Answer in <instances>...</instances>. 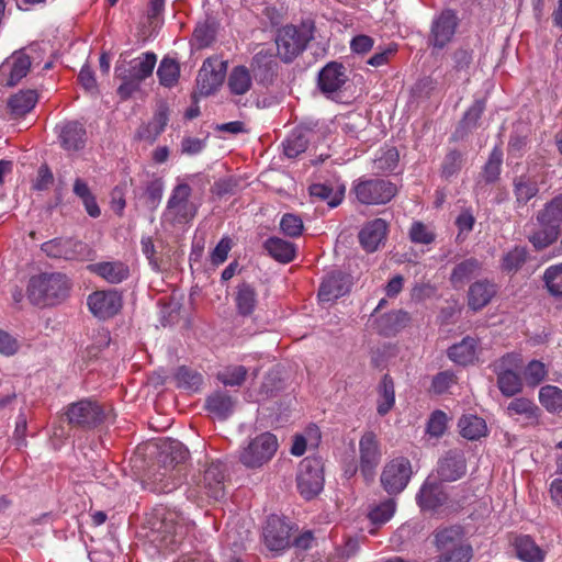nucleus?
I'll list each match as a JSON object with an SVG mask.
<instances>
[{"instance_id":"nucleus-1","label":"nucleus","mask_w":562,"mask_h":562,"mask_svg":"<svg viewBox=\"0 0 562 562\" xmlns=\"http://www.w3.org/2000/svg\"><path fill=\"white\" fill-rule=\"evenodd\" d=\"M70 286V280L64 273H41L30 279L27 297L37 306L55 305L68 296Z\"/></svg>"},{"instance_id":"nucleus-2","label":"nucleus","mask_w":562,"mask_h":562,"mask_svg":"<svg viewBox=\"0 0 562 562\" xmlns=\"http://www.w3.org/2000/svg\"><path fill=\"white\" fill-rule=\"evenodd\" d=\"M225 467L212 461L194 473L188 487V498L195 502L218 501L225 495Z\"/></svg>"},{"instance_id":"nucleus-3","label":"nucleus","mask_w":562,"mask_h":562,"mask_svg":"<svg viewBox=\"0 0 562 562\" xmlns=\"http://www.w3.org/2000/svg\"><path fill=\"white\" fill-rule=\"evenodd\" d=\"M192 189L188 183L177 184L168 199L164 220L171 225H184L198 214V205L190 200Z\"/></svg>"},{"instance_id":"nucleus-4","label":"nucleus","mask_w":562,"mask_h":562,"mask_svg":"<svg viewBox=\"0 0 562 562\" xmlns=\"http://www.w3.org/2000/svg\"><path fill=\"white\" fill-rule=\"evenodd\" d=\"M324 462L319 457L304 458L297 469L296 487L300 495L311 501L324 488Z\"/></svg>"},{"instance_id":"nucleus-5","label":"nucleus","mask_w":562,"mask_h":562,"mask_svg":"<svg viewBox=\"0 0 562 562\" xmlns=\"http://www.w3.org/2000/svg\"><path fill=\"white\" fill-rule=\"evenodd\" d=\"M356 199L364 205H381L389 203L397 193L396 186L382 178H359L351 190Z\"/></svg>"},{"instance_id":"nucleus-6","label":"nucleus","mask_w":562,"mask_h":562,"mask_svg":"<svg viewBox=\"0 0 562 562\" xmlns=\"http://www.w3.org/2000/svg\"><path fill=\"white\" fill-rule=\"evenodd\" d=\"M278 449L277 437L263 432L252 438L239 452V461L248 469H257L269 462Z\"/></svg>"},{"instance_id":"nucleus-7","label":"nucleus","mask_w":562,"mask_h":562,"mask_svg":"<svg viewBox=\"0 0 562 562\" xmlns=\"http://www.w3.org/2000/svg\"><path fill=\"white\" fill-rule=\"evenodd\" d=\"M313 35L305 26L285 25L277 36L278 55L284 63H291L304 52Z\"/></svg>"},{"instance_id":"nucleus-8","label":"nucleus","mask_w":562,"mask_h":562,"mask_svg":"<svg viewBox=\"0 0 562 562\" xmlns=\"http://www.w3.org/2000/svg\"><path fill=\"white\" fill-rule=\"evenodd\" d=\"M65 414L70 426L82 429L95 428L106 419L102 405L91 398L69 404Z\"/></svg>"},{"instance_id":"nucleus-9","label":"nucleus","mask_w":562,"mask_h":562,"mask_svg":"<svg viewBox=\"0 0 562 562\" xmlns=\"http://www.w3.org/2000/svg\"><path fill=\"white\" fill-rule=\"evenodd\" d=\"M41 249L47 257L64 260L83 261L93 255L88 244L74 238H54L43 243Z\"/></svg>"},{"instance_id":"nucleus-10","label":"nucleus","mask_w":562,"mask_h":562,"mask_svg":"<svg viewBox=\"0 0 562 562\" xmlns=\"http://www.w3.org/2000/svg\"><path fill=\"white\" fill-rule=\"evenodd\" d=\"M381 458V445L376 434L364 431L359 440V470L366 481L373 480Z\"/></svg>"},{"instance_id":"nucleus-11","label":"nucleus","mask_w":562,"mask_h":562,"mask_svg":"<svg viewBox=\"0 0 562 562\" xmlns=\"http://www.w3.org/2000/svg\"><path fill=\"white\" fill-rule=\"evenodd\" d=\"M412 473L411 461L407 458H394L383 468L381 484L389 494H398L407 486Z\"/></svg>"},{"instance_id":"nucleus-12","label":"nucleus","mask_w":562,"mask_h":562,"mask_svg":"<svg viewBox=\"0 0 562 562\" xmlns=\"http://www.w3.org/2000/svg\"><path fill=\"white\" fill-rule=\"evenodd\" d=\"M225 72V63L212 58L205 59L196 77L199 94L209 97L216 92L224 81Z\"/></svg>"},{"instance_id":"nucleus-13","label":"nucleus","mask_w":562,"mask_h":562,"mask_svg":"<svg viewBox=\"0 0 562 562\" xmlns=\"http://www.w3.org/2000/svg\"><path fill=\"white\" fill-rule=\"evenodd\" d=\"M459 18L456 11L446 9L432 21L430 31V42L436 48H443L453 38Z\"/></svg>"},{"instance_id":"nucleus-14","label":"nucleus","mask_w":562,"mask_h":562,"mask_svg":"<svg viewBox=\"0 0 562 562\" xmlns=\"http://www.w3.org/2000/svg\"><path fill=\"white\" fill-rule=\"evenodd\" d=\"M90 312L100 319L115 316L122 308V297L116 291H95L88 296Z\"/></svg>"},{"instance_id":"nucleus-15","label":"nucleus","mask_w":562,"mask_h":562,"mask_svg":"<svg viewBox=\"0 0 562 562\" xmlns=\"http://www.w3.org/2000/svg\"><path fill=\"white\" fill-rule=\"evenodd\" d=\"M31 58L23 50L14 52L0 66V80L8 87H14L31 69Z\"/></svg>"},{"instance_id":"nucleus-16","label":"nucleus","mask_w":562,"mask_h":562,"mask_svg":"<svg viewBox=\"0 0 562 562\" xmlns=\"http://www.w3.org/2000/svg\"><path fill=\"white\" fill-rule=\"evenodd\" d=\"M263 537L269 550L282 552L291 546V527L281 518L272 516L267 520Z\"/></svg>"},{"instance_id":"nucleus-17","label":"nucleus","mask_w":562,"mask_h":562,"mask_svg":"<svg viewBox=\"0 0 562 562\" xmlns=\"http://www.w3.org/2000/svg\"><path fill=\"white\" fill-rule=\"evenodd\" d=\"M467 472V461L462 452L450 450L438 461L437 474L440 481L454 482Z\"/></svg>"},{"instance_id":"nucleus-18","label":"nucleus","mask_w":562,"mask_h":562,"mask_svg":"<svg viewBox=\"0 0 562 562\" xmlns=\"http://www.w3.org/2000/svg\"><path fill=\"white\" fill-rule=\"evenodd\" d=\"M350 285L349 276L340 271H333L321 283L318 299L322 302H333L346 295L350 290Z\"/></svg>"},{"instance_id":"nucleus-19","label":"nucleus","mask_w":562,"mask_h":562,"mask_svg":"<svg viewBox=\"0 0 562 562\" xmlns=\"http://www.w3.org/2000/svg\"><path fill=\"white\" fill-rule=\"evenodd\" d=\"M434 544L439 552L457 550L459 548H472L465 540L464 528L460 525L436 529L434 532Z\"/></svg>"},{"instance_id":"nucleus-20","label":"nucleus","mask_w":562,"mask_h":562,"mask_svg":"<svg viewBox=\"0 0 562 562\" xmlns=\"http://www.w3.org/2000/svg\"><path fill=\"white\" fill-rule=\"evenodd\" d=\"M348 77L340 63L330 61L318 74V88L325 94L334 93L342 88Z\"/></svg>"},{"instance_id":"nucleus-21","label":"nucleus","mask_w":562,"mask_h":562,"mask_svg":"<svg viewBox=\"0 0 562 562\" xmlns=\"http://www.w3.org/2000/svg\"><path fill=\"white\" fill-rule=\"evenodd\" d=\"M60 146L67 151H78L86 146L87 131L78 121H69L59 127Z\"/></svg>"},{"instance_id":"nucleus-22","label":"nucleus","mask_w":562,"mask_h":562,"mask_svg":"<svg viewBox=\"0 0 562 562\" xmlns=\"http://www.w3.org/2000/svg\"><path fill=\"white\" fill-rule=\"evenodd\" d=\"M447 355L456 364L462 367L474 364L479 359V339L467 336L460 342L449 347Z\"/></svg>"},{"instance_id":"nucleus-23","label":"nucleus","mask_w":562,"mask_h":562,"mask_svg":"<svg viewBox=\"0 0 562 562\" xmlns=\"http://www.w3.org/2000/svg\"><path fill=\"white\" fill-rule=\"evenodd\" d=\"M387 223L382 218L368 222L359 232V243L367 252H374L385 240Z\"/></svg>"},{"instance_id":"nucleus-24","label":"nucleus","mask_w":562,"mask_h":562,"mask_svg":"<svg viewBox=\"0 0 562 562\" xmlns=\"http://www.w3.org/2000/svg\"><path fill=\"white\" fill-rule=\"evenodd\" d=\"M416 501L422 510H436L448 501V495L437 482L426 480L416 495Z\"/></svg>"},{"instance_id":"nucleus-25","label":"nucleus","mask_w":562,"mask_h":562,"mask_svg":"<svg viewBox=\"0 0 562 562\" xmlns=\"http://www.w3.org/2000/svg\"><path fill=\"white\" fill-rule=\"evenodd\" d=\"M189 457L188 448L177 439L166 440L159 451V462L162 463L165 473L160 474L165 476L167 471L175 470L177 465L187 461Z\"/></svg>"},{"instance_id":"nucleus-26","label":"nucleus","mask_w":562,"mask_h":562,"mask_svg":"<svg viewBox=\"0 0 562 562\" xmlns=\"http://www.w3.org/2000/svg\"><path fill=\"white\" fill-rule=\"evenodd\" d=\"M88 270L111 284H119L130 277V268L123 261H102L88 266Z\"/></svg>"},{"instance_id":"nucleus-27","label":"nucleus","mask_w":562,"mask_h":562,"mask_svg":"<svg viewBox=\"0 0 562 562\" xmlns=\"http://www.w3.org/2000/svg\"><path fill=\"white\" fill-rule=\"evenodd\" d=\"M497 293V285L490 280H479L472 283L468 291V305L472 311L485 307Z\"/></svg>"},{"instance_id":"nucleus-28","label":"nucleus","mask_w":562,"mask_h":562,"mask_svg":"<svg viewBox=\"0 0 562 562\" xmlns=\"http://www.w3.org/2000/svg\"><path fill=\"white\" fill-rule=\"evenodd\" d=\"M411 321L406 311L397 310L385 313L374 319L376 331L385 337H391L405 328Z\"/></svg>"},{"instance_id":"nucleus-29","label":"nucleus","mask_w":562,"mask_h":562,"mask_svg":"<svg viewBox=\"0 0 562 562\" xmlns=\"http://www.w3.org/2000/svg\"><path fill=\"white\" fill-rule=\"evenodd\" d=\"M234 303L238 315L243 317L251 316L258 305L256 288L249 282L239 283L234 293Z\"/></svg>"},{"instance_id":"nucleus-30","label":"nucleus","mask_w":562,"mask_h":562,"mask_svg":"<svg viewBox=\"0 0 562 562\" xmlns=\"http://www.w3.org/2000/svg\"><path fill=\"white\" fill-rule=\"evenodd\" d=\"M505 413L510 418L517 415L522 416L531 425H538L541 416V411L538 405L531 398L525 396H514L506 406Z\"/></svg>"},{"instance_id":"nucleus-31","label":"nucleus","mask_w":562,"mask_h":562,"mask_svg":"<svg viewBox=\"0 0 562 562\" xmlns=\"http://www.w3.org/2000/svg\"><path fill=\"white\" fill-rule=\"evenodd\" d=\"M157 61V56L155 53L146 52L143 53L139 57L134 58L128 63V67L121 66L122 70L127 75V77L134 78L139 82L144 81L146 78L150 77L155 65Z\"/></svg>"},{"instance_id":"nucleus-32","label":"nucleus","mask_w":562,"mask_h":562,"mask_svg":"<svg viewBox=\"0 0 562 562\" xmlns=\"http://www.w3.org/2000/svg\"><path fill=\"white\" fill-rule=\"evenodd\" d=\"M539 192V186L535 178L528 175L516 176L513 179V193L517 207H522Z\"/></svg>"},{"instance_id":"nucleus-33","label":"nucleus","mask_w":562,"mask_h":562,"mask_svg":"<svg viewBox=\"0 0 562 562\" xmlns=\"http://www.w3.org/2000/svg\"><path fill=\"white\" fill-rule=\"evenodd\" d=\"M376 413L380 416L387 415L395 406V384L393 378L385 373L376 389Z\"/></svg>"},{"instance_id":"nucleus-34","label":"nucleus","mask_w":562,"mask_h":562,"mask_svg":"<svg viewBox=\"0 0 562 562\" xmlns=\"http://www.w3.org/2000/svg\"><path fill=\"white\" fill-rule=\"evenodd\" d=\"M251 68L260 82L268 83L277 75L278 64L269 50L262 49L252 57Z\"/></svg>"},{"instance_id":"nucleus-35","label":"nucleus","mask_w":562,"mask_h":562,"mask_svg":"<svg viewBox=\"0 0 562 562\" xmlns=\"http://www.w3.org/2000/svg\"><path fill=\"white\" fill-rule=\"evenodd\" d=\"M263 248L274 260L281 263H289L296 256L295 244L280 237H269L263 243Z\"/></svg>"},{"instance_id":"nucleus-36","label":"nucleus","mask_w":562,"mask_h":562,"mask_svg":"<svg viewBox=\"0 0 562 562\" xmlns=\"http://www.w3.org/2000/svg\"><path fill=\"white\" fill-rule=\"evenodd\" d=\"M516 557L522 562H543L544 551L528 535L518 536L514 541Z\"/></svg>"},{"instance_id":"nucleus-37","label":"nucleus","mask_w":562,"mask_h":562,"mask_svg":"<svg viewBox=\"0 0 562 562\" xmlns=\"http://www.w3.org/2000/svg\"><path fill=\"white\" fill-rule=\"evenodd\" d=\"M482 270V262L474 257L467 258L457 263L450 274L453 288H460Z\"/></svg>"},{"instance_id":"nucleus-38","label":"nucleus","mask_w":562,"mask_h":562,"mask_svg":"<svg viewBox=\"0 0 562 562\" xmlns=\"http://www.w3.org/2000/svg\"><path fill=\"white\" fill-rule=\"evenodd\" d=\"M486 108L484 99H476L472 105L465 111L459 126L456 130L454 137H463L479 126V121L482 117Z\"/></svg>"},{"instance_id":"nucleus-39","label":"nucleus","mask_w":562,"mask_h":562,"mask_svg":"<svg viewBox=\"0 0 562 562\" xmlns=\"http://www.w3.org/2000/svg\"><path fill=\"white\" fill-rule=\"evenodd\" d=\"M312 199L324 201L330 209L337 207L344 200L345 187L340 186L336 190L330 184L313 183L308 187Z\"/></svg>"},{"instance_id":"nucleus-40","label":"nucleus","mask_w":562,"mask_h":562,"mask_svg":"<svg viewBox=\"0 0 562 562\" xmlns=\"http://www.w3.org/2000/svg\"><path fill=\"white\" fill-rule=\"evenodd\" d=\"M235 401L233 397L223 391H216L207 396L205 401V408L220 419H226L232 415Z\"/></svg>"},{"instance_id":"nucleus-41","label":"nucleus","mask_w":562,"mask_h":562,"mask_svg":"<svg viewBox=\"0 0 562 562\" xmlns=\"http://www.w3.org/2000/svg\"><path fill=\"white\" fill-rule=\"evenodd\" d=\"M227 87L234 95H244L252 87V78L246 66L234 67L228 76Z\"/></svg>"},{"instance_id":"nucleus-42","label":"nucleus","mask_w":562,"mask_h":562,"mask_svg":"<svg viewBox=\"0 0 562 562\" xmlns=\"http://www.w3.org/2000/svg\"><path fill=\"white\" fill-rule=\"evenodd\" d=\"M458 427L461 436L468 440H479L487 434L485 420L476 415H463L459 419Z\"/></svg>"},{"instance_id":"nucleus-43","label":"nucleus","mask_w":562,"mask_h":562,"mask_svg":"<svg viewBox=\"0 0 562 562\" xmlns=\"http://www.w3.org/2000/svg\"><path fill=\"white\" fill-rule=\"evenodd\" d=\"M539 403L550 414L562 413V389L557 385L547 384L540 387L538 393Z\"/></svg>"},{"instance_id":"nucleus-44","label":"nucleus","mask_w":562,"mask_h":562,"mask_svg":"<svg viewBox=\"0 0 562 562\" xmlns=\"http://www.w3.org/2000/svg\"><path fill=\"white\" fill-rule=\"evenodd\" d=\"M37 102L35 90H23L12 95L8 101L10 111L15 116H23L29 113Z\"/></svg>"},{"instance_id":"nucleus-45","label":"nucleus","mask_w":562,"mask_h":562,"mask_svg":"<svg viewBox=\"0 0 562 562\" xmlns=\"http://www.w3.org/2000/svg\"><path fill=\"white\" fill-rule=\"evenodd\" d=\"M496 374V384L505 397H514L524 390V380L517 372H499Z\"/></svg>"},{"instance_id":"nucleus-46","label":"nucleus","mask_w":562,"mask_h":562,"mask_svg":"<svg viewBox=\"0 0 562 562\" xmlns=\"http://www.w3.org/2000/svg\"><path fill=\"white\" fill-rule=\"evenodd\" d=\"M538 223H547L557 226L561 231L562 225V193L554 196L537 215Z\"/></svg>"},{"instance_id":"nucleus-47","label":"nucleus","mask_w":562,"mask_h":562,"mask_svg":"<svg viewBox=\"0 0 562 562\" xmlns=\"http://www.w3.org/2000/svg\"><path fill=\"white\" fill-rule=\"evenodd\" d=\"M175 380L179 389L190 392H198L203 385V375L186 366H181L177 369Z\"/></svg>"},{"instance_id":"nucleus-48","label":"nucleus","mask_w":562,"mask_h":562,"mask_svg":"<svg viewBox=\"0 0 562 562\" xmlns=\"http://www.w3.org/2000/svg\"><path fill=\"white\" fill-rule=\"evenodd\" d=\"M527 258L526 247L516 246L504 254L501 260V269L508 274H514L526 263Z\"/></svg>"},{"instance_id":"nucleus-49","label":"nucleus","mask_w":562,"mask_h":562,"mask_svg":"<svg viewBox=\"0 0 562 562\" xmlns=\"http://www.w3.org/2000/svg\"><path fill=\"white\" fill-rule=\"evenodd\" d=\"M540 228L529 236V241L537 250L552 245L560 236L561 231L557 226L547 223H539Z\"/></svg>"},{"instance_id":"nucleus-50","label":"nucleus","mask_w":562,"mask_h":562,"mask_svg":"<svg viewBox=\"0 0 562 562\" xmlns=\"http://www.w3.org/2000/svg\"><path fill=\"white\" fill-rule=\"evenodd\" d=\"M369 125L367 116L359 112H349L340 119V126L344 133L350 137L359 138L360 133Z\"/></svg>"},{"instance_id":"nucleus-51","label":"nucleus","mask_w":562,"mask_h":562,"mask_svg":"<svg viewBox=\"0 0 562 562\" xmlns=\"http://www.w3.org/2000/svg\"><path fill=\"white\" fill-rule=\"evenodd\" d=\"M157 76L161 86L171 88L179 80L180 66L175 59L165 57L158 66Z\"/></svg>"},{"instance_id":"nucleus-52","label":"nucleus","mask_w":562,"mask_h":562,"mask_svg":"<svg viewBox=\"0 0 562 562\" xmlns=\"http://www.w3.org/2000/svg\"><path fill=\"white\" fill-rule=\"evenodd\" d=\"M503 164V150L495 146L490 153L488 159L484 165L482 178L486 183H494L498 180Z\"/></svg>"},{"instance_id":"nucleus-53","label":"nucleus","mask_w":562,"mask_h":562,"mask_svg":"<svg viewBox=\"0 0 562 562\" xmlns=\"http://www.w3.org/2000/svg\"><path fill=\"white\" fill-rule=\"evenodd\" d=\"M247 374L248 370L244 366H227L217 372L216 379L225 386H240Z\"/></svg>"},{"instance_id":"nucleus-54","label":"nucleus","mask_w":562,"mask_h":562,"mask_svg":"<svg viewBox=\"0 0 562 562\" xmlns=\"http://www.w3.org/2000/svg\"><path fill=\"white\" fill-rule=\"evenodd\" d=\"M543 280L549 293L562 299V265H555L547 268Z\"/></svg>"},{"instance_id":"nucleus-55","label":"nucleus","mask_w":562,"mask_h":562,"mask_svg":"<svg viewBox=\"0 0 562 562\" xmlns=\"http://www.w3.org/2000/svg\"><path fill=\"white\" fill-rule=\"evenodd\" d=\"M548 375L546 364L540 360H531L524 370V379L528 386H537Z\"/></svg>"},{"instance_id":"nucleus-56","label":"nucleus","mask_w":562,"mask_h":562,"mask_svg":"<svg viewBox=\"0 0 562 562\" xmlns=\"http://www.w3.org/2000/svg\"><path fill=\"white\" fill-rule=\"evenodd\" d=\"M522 358L518 352H507L495 360L491 368L494 373L499 372H517L521 368Z\"/></svg>"},{"instance_id":"nucleus-57","label":"nucleus","mask_w":562,"mask_h":562,"mask_svg":"<svg viewBox=\"0 0 562 562\" xmlns=\"http://www.w3.org/2000/svg\"><path fill=\"white\" fill-rule=\"evenodd\" d=\"M308 139L302 132L292 133L283 143L284 154L289 158H295L307 149Z\"/></svg>"},{"instance_id":"nucleus-58","label":"nucleus","mask_w":562,"mask_h":562,"mask_svg":"<svg viewBox=\"0 0 562 562\" xmlns=\"http://www.w3.org/2000/svg\"><path fill=\"white\" fill-rule=\"evenodd\" d=\"M462 164L463 155L456 149L449 150L441 164V177L446 180L454 177L461 170Z\"/></svg>"},{"instance_id":"nucleus-59","label":"nucleus","mask_w":562,"mask_h":562,"mask_svg":"<svg viewBox=\"0 0 562 562\" xmlns=\"http://www.w3.org/2000/svg\"><path fill=\"white\" fill-rule=\"evenodd\" d=\"M408 236L412 243L422 245H429L436 239L435 232L420 221L412 223Z\"/></svg>"},{"instance_id":"nucleus-60","label":"nucleus","mask_w":562,"mask_h":562,"mask_svg":"<svg viewBox=\"0 0 562 562\" xmlns=\"http://www.w3.org/2000/svg\"><path fill=\"white\" fill-rule=\"evenodd\" d=\"M395 502L389 498L380 503L379 505L374 506L369 512V519L375 525L385 524L393 517L395 513Z\"/></svg>"},{"instance_id":"nucleus-61","label":"nucleus","mask_w":562,"mask_h":562,"mask_svg":"<svg viewBox=\"0 0 562 562\" xmlns=\"http://www.w3.org/2000/svg\"><path fill=\"white\" fill-rule=\"evenodd\" d=\"M280 229L289 237H300L304 229L303 220L300 215L285 213L280 221Z\"/></svg>"},{"instance_id":"nucleus-62","label":"nucleus","mask_w":562,"mask_h":562,"mask_svg":"<svg viewBox=\"0 0 562 562\" xmlns=\"http://www.w3.org/2000/svg\"><path fill=\"white\" fill-rule=\"evenodd\" d=\"M164 192V182L161 179H155L145 188V192L143 194L145 205L154 211L159 205Z\"/></svg>"},{"instance_id":"nucleus-63","label":"nucleus","mask_w":562,"mask_h":562,"mask_svg":"<svg viewBox=\"0 0 562 562\" xmlns=\"http://www.w3.org/2000/svg\"><path fill=\"white\" fill-rule=\"evenodd\" d=\"M215 35L216 30L214 24L210 21L199 23L193 32V38L200 48L210 46L214 42Z\"/></svg>"},{"instance_id":"nucleus-64","label":"nucleus","mask_w":562,"mask_h":562,"mask_svg":"<svg viewBox=\"0 0 562 562\" xmlns=\"http://www.w3.org/2000/svg\"><path fill=\"white\" fill-rule=\"evenodd\" d=\"M456 382L457 376L452 371H441L432 378L430 391L437 395H441L446 393Z\"/></svg>"}]
</instances>
